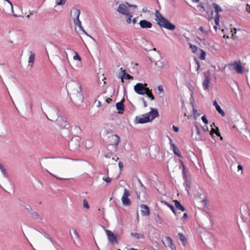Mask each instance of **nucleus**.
I'll return each instance as SVG.
<instances>
[{
    "label": "nucleus",
    "instance_id": "42",
    "mask_svg": "<svg viewBox=\"0 0 250 250\" xmlns=\"http://www.w3.org/2000/svg\"><path fill=\"white\" fill-rule=\"evenodd\" d=\"M103 179L107 183H109L111 182V179L109 177H103Z\"/></svg>",
    "mask_w": 250,
    "mask_h": 250
},
{
    "label": "nucleus",
    "instance_id": "60",
    "mask_svg": "<svg viewBox=\"0 0 250 250\" xmlns=\"http://www.w3.org/2000/svg\"><path fill=\"white\" fill-rule=\"evenodd\" d=\"M119 159V158L117 156H115L112 157V160H114L115 161H117Z\"/></svg>",
    "mask_w": 250,
    "mask_h": 250
},
{
    "label": "nucleus",
    "instance_id": "19",
    "mask_svg": "<svg viewBox=\"0 0 250 250\" xmlns=\"http://www.w3.org/2000/svg\"><path fill=\"white\" fill-rule=\"evenodd\" d=\"M78 88L77 90V92L74 93L73 95H76V97H79L80 99V100H81L83 99V94L82 93V87L79 84H78Z\"/></svg>",
    "mask_w": 250,
    "mask_h": 250
},
{
    "label": "nucleus",
    "instance_id": "22",
    "mask_svg": "<svg viewBox=\"0 0 250 250\" xmlns=\"http://www.w3.org/2000/svg\"><path fill=\"white\" fill-rule=\"evenodd\" d=\"M131 236L133 237H135L136 239H144L145 238L144 235L141 233H138L136 232H131L130 234Z\"/></svg>",
    "mask_w": 250,
    "mask_h": 250
},
{
    "label": "nucleus",
    "instance_id": "9",
    "mask_svg": "<svg viewBox=\"0 0 250 250\" xmlns=\"http://www.w3.org/2000/svg\"><path fill=\"white\" fill-rule=\"evenodd\" d=\"M117 11L123 15H128L130 13L129 8L125 4H120L118 7Z\"/></svg>",
    "mask_w": 250,
    "mask_h": 250
},
{
    "label": "nucleus",
    "instance_id": "11",
    "mask_svg": "<svg viewBox=\"0 0 250 250\" xmlns=\"http://www.w3.org/2000/svg\"><path fill=\"white\" fill-rule=\"evenodd\" d=\"M136 120L140 124L146 123L151 121L150 115L147 114L143 115L142 117H136Z\"/></svg>",
    "mask_w": 250,
    "mask_h": 250
},
{
    "label": "nucleus",
    "instance_id": "1",
    "mask_svg": "<svg viewBox=\"0 0 250 250\" xmlns=\"http://www.w3.org/2000/svg\"><path fill=\"white\" fill-rule=\"evenodd\" d=\"M155 15L157 23L161 27H163L169 30H174L175 29V25L164 18L159 11H156Z\"/></svg>",
    "mask_w": 250,
    "mask_h": 250
},
{
    "label": "nucleus",
    "instance_id": "34",
    "mask_svg": "<svg viewBox=\"0 0 250 250\" xmlns=\"http://www.w3.org/2000/svg\"><path fill=\"white\" fill-rule=\"evenodd\" d=\"M83 207L86 208V209H89L90 208L88 203L86 199H84L83 200Z\"/></svg>",
    "mask_w": 250,
    "mask_h": 250
},
{
    "label": "nucleus",
    "instance_id": "40",
    "mask_svg": "<svg viewBox=\"0 0 250 250\" xmlns=\"http://www.w3.org/2000/svg\"><path fill=\"white\" fill-rule=\"evenodd\" d=\"M72 231L74 233V234L76 236V237L78 238V239H80V236H79V234L78 232V231L74 229H72Z\"/></svg>",
    "mask_w": 250,
    "mask_h": 250
},
{
    "label": "nucleus",
    "instance_id": "14",
    "mask_svg": "<svg viewBox=\"0 0 250 250\" xmlns=\"http://www.w3.org/2000/svg\"><path fill=\"white\" fill-rule=\"evenodd\" d=\"M141 208L142 215L148 216L150 214L149 208L147 206L144 204L141 205Z\"/></svg>",
    "mask_w": 250,
    "mask_h": 250
},
{
    "label": "nucleus",
    "instance_id": "58",
    "mask_svg": "<svg viewBox=\"0 0 250 250\" xmlns=\"http://www.w3.org/2000/svg\"><path fill=\"white\" fill-rule=\"evenodd\" d=\"M196 63L197 64V69L198 70L200 68V65L199 62L196 60Z\"/></svg>",
    "mask_w": 250,
    "mask_h": 250
},
{
    "label": "nucleus",
    "instance_id": "21",
    "mask_svg": "<svg viewBox=\"0 0 250 250\" xmlns=\"http://www.w3.org/2000/svg\"><path fill=\"white\" fill-rule=\"evenodd\" d=\"M212 6L214 9L215 12L216 13V15H217V14H219V13L220 12L222 11V8L217 3H213Z\"/></svg>",
    "mask_w": 250,
    "mask_h": 250
},
{
    "label": "nucleus",
    "instance_id": "23",
    "mask_svg": "<svg viewBox=\"0 0 250 250\" xmlns=\"http://www.w3.org/2000/svg\"><path fill=\"white\" fill-rule=\"evenodd\" d=\"M116 106L118 110L124 111L125 110V106L123 101L117 103L116 104Z\"/></svg>",
    "mask_w": 250,
    "mask_h": 250
},
{
    "label": "nucleus",
    "instance_id": "64",
    "mask_svg": "<svg viewBox=\"0 0 250 250\" xmlns=\"http://www.w3.org/2000/svg\"><path fill=\"white\" fill-rule=\"evenodd\" d=\"M128 250H138L137 249L131 248L129 249Z\"/></svg>",
    "mask_w": 250,
    "mask_h": 250
},
{
    "label": "nucleus",
    "instance_id": "4",
    "mask_svg": "<svg viewBox=\"0 0 250 250\" xmlns=\"http://www.w3.org/2000/svg\"><path fill=\"white\" fill-rule=\"evenodd\" d=\"M229 68H232L238 74H241L243 72V68L240 60L230 63L229 65Z\"/></svg>",
    "mask_w": 250,
    "mask_h": 250
},
{
    "label": "nucleus",
    "instance_id": "25",
    "mask_svg": "<svg viewBox=\"0 0 250 250\" xmlns=\"http://www.w3.org/2000/svg\"><path fill=\"white\" fill-rule=\"evenodd\" d=\"M178 237L179 239L184 244H185L187 242V239L185 235L182 233H179L178 234Z\"/></svg>",
    "mask_w": 250,
    "mask_h": 250
},
{
    "label": "nucleus",
    "instance_id": "63",
    "mask_svg": "<svg viewBox=\"0 0 250 250\" xmlns=\"http://www.w3.org/2000/svg\"><path fill=\"white\" fill-rule=\"evenodd\" d=\"M132 22L133 23V24H135L136 22V19L135 18H134L132 20Z\"/></svg>",
    "mask_w": 250,
    "mask_h": 250
},
{
    "label": "nucleus",
    "instance_id": "47",
    "mask_svg": "<svg viewBox=\"0 0 250 250\" xmlns=\"http://www.w3.org/2000/svg\"><path fill=\"white\" fill-rule=\"evenodd\" d=\"M246 11L250 14V4H247L246 8Z\"/></svg>",
    "mask_w": 250,
    "mask_h": 250
},
{
    "label": "nucleus",
    "instance_id": "8",
    "mask_svg": "<svg viewBox=\"0 0 250 250\" xmlns=\"http://www.w3.org/2000/svg\"><path fill=\"white\" fill-rule=\"evenodd\" d=\"M147 86L146 83L143 84L141 83H137L134 87V91L138 94L144 95L145 94V90L146 88V86Z\"/></svg>",
    "mask_w": 250,
    "mask_h": 250
},
{
    "label": "nucleus",
    "instance_id": "16",
    "mask_svg": "<svg viewBox=\"0 0 250 250\" xmlns=\"http://www.w3.org/2000/svg\"><path fill=\"white\" fill-rule=\"evenodd\" d=\"M169 140H170V146H171V148L172 149V150H173V152L174 153V154L176 155H177L179 157H181V155L180 153V152H179V150L178 149V148L177 147V146L174 144L172 140L171 139H169Z\"/></svg>",
    "mask_w": 250,
    "mask_h": 250
},
{
    "label": "nucleus",
    "instance_id": "46",
    "mask_svg": "<svg viewBox=\"0 0 250 250\" xmlns=\"http://www.w3.org/2000/svg\"><path fill=\"white\" fill-rule=\"evenodd\" d=\"M202 202L203 203V204H204V207L206 208L207 207V205H208V200L206 199H204V200H203L202 201Z\"/></svg>",
    "mask_w": 250,
    "mask_h": 250
},
{
    "label": "nucleus",
    "instance_id": "32",
    "mask_svg": "<svg viewBox=\"0 0 250 250\" xmlns=\"http://www.w3.org/2000/svg\"><path fill=\"white\" fill-rule=\"evenodd\" d=\"M65 2L66 0H56V4L57 5H64Z\"/></svg>",
    "mask_w": 250,
    "mask_h": 250
},
{
    "label": "nucleus",
    "instance_id": "35",
    "mask_svg": "<svg viewBox=\"0 0 250 250\" xmlns=\"http://www.w3.org/2000/svg\"><path fill=\"white\" fill-rule=\"evenodd\" d=\"M127 17V18L126 20V22L127 23H130L131 22V19L132 18V17H133V15L131 13H129L128 15H126Z\"/></svg>",
    "mask_w": 250,
    "mask_h": 250
},
{
    "label": "nucleus",
    "instance_id": "38",
    "mask_svg": "<svg viewBox=\"0 0 250 250\" xmlns=\"http://www.w3.org/2000/svg\"><path fill=\"white\" fill-rule=\"evenodd\" d=\"M219 18L220 17H219V14H217V15H215V16L214 21H215V22L216 24H217V25L219 24Z\"/></svg>",
    "mask_w": 250,
    "mask_h": 250
},
{
    "label": "nucleus",
    "instance_id": "17",
    "mask_svg": "<svg viewBox=\"0 0 250 250\" xmlns=\"http://www.w3.org/2000/svg\"><path fill=\"white\" fill-rule=\"evenodd\" d=\"M210 79L208 76H206L203 83V86L205 90H208Z\"/></svg>",
    "mask_w": 250,
    "mask_h": 250
},
{
    "label": "nucleus",
    "instance_id": "5",
    "mask_svg": "<svg viewBox=\"0 0 250 250\" xmlns=\"http://www.w3.org/2000/svg\"><path fill=\"white\" fill-rule=\"evenodd\" d=\"M105 231L108 241L112 244L114 245L119 244V240L117 234L113 233L112 231L108 229H105Z\"/></svg>",
    "mask_w": 250,
    "mask_h": 250
},
{
    "label": "nucleus",
    "instance_id": "59",
    "mask_svg": "<svg viewBox=\"0 0 250 250\" xmlns=\"http://www.w3.org/2000/svg\"><path fill=\"white\" fill-rule=\"evenodd\" d=\"M112 101L111 99H110V98H107L106 99V102L107 103H109L111 101Z\"/></svg>",
    "mask_w": 250,
    "mask_h": 250
},
{
    "label": "nucleus",
    "instance_id": "41",
    "mask_svg": "<svg viewBox=\"0 0 250 250\" xmlns=\"http://www.w3.org/2000/svg\"><path fill=\"white\" fill-rule=\"evenodd\" d=\"M0 169L2 172V173L4 175L6 176V170L5 169H4L2 166L0 164Z\"/></svg>",
    "mask_w": 250,
    "mask_h": 250
},
{
    "label": "nucleus",
    "instance_id": "20",
    "mask_svg": "<svg viewBox=\"0 0 250 250\" xmlns=\"http://www.w3.org/2000/svg\"><path fill=\"white\" fill-rule=\"evenodd\" d=\"M174 202L175 203V206L178 209L182 211H184L185 210V207L182 205L180 202L177 200H174Z\"/></svg>",
    "mask_w": 250,
    "mask_h": 250
},
{
    "label": "nucleus",
    "instance_id": "6",
    "mask_svg": "<svg viewBox=\"0 0 250 250\" xmlns=\"http://www.w3.org/2000/svg\"><path fill=\"white\" fill-rule=\"evenodd\" d=\"M130 195L129 191L125 188L124 191L123 195L121 198L122 203L125 206H129L131 205V201L129 199L128 197Z\"/></svg>",
    "mask_w": 250,
    "mask_h": 250
},
{
    "label": "nucleus",
    "instance_id": "13",
    "mask_svg": "<svg viewBox=\"0 0 250 250\" xmlns=\"http://www.w3.org/2000/svg\"><path fill=\"white\" fill-rule=\"evenodd\" d=\"M139 24L142 28H150L152 27V23L145 20L140 21Z\"/></svg>",
    "mask_w": 250,
    "mask_h": 250
},
{
    "label": "nucleus",
    "instance_id": "52",
    "mask_svg": "<svg viewBox=\"0 0 250 250\" xmlns=\"http://www.w3.org/2000/svg\"><path fill=\"white\" fill-rule=\"evenodd\" d=\"M157 89H158V90L160 92H162L163 91V86L162 85H159L157 87Z\"/></svg>",
    "mask_w": 250,
    "mask_h": 250
},
{
    "label": "nucleus",
    "instance_id": "3",
    "mask_svg": "<svg viewBox=\"0 0 250 250\" xmlns=\"http://www.w3.org/2000/svg\"><path fill=\"white\" fill-rule=\"evenodd\" d=\"M80 15V10L75 8H72L71 9L70 11V17L72 18L74 24L78 26L80 29L83 31V33L86 34V32L82 26L81 22L79 20Z\"/></svg>",
    "mask_w": 250,
    "mask_h": 250
},
{
    "label": "nucleus",
    "instance_id": "51",
    "mask_svg": "<svg viewBox=\"0 0 250 250\" xmlns=\"http://www.w3.org/2000/svg\"><path fill=\"white\" fill-rule=\"evenodd\" d=\"M119 167L120 171H122V170L123 169V164L122 162H120L119 163Z\"/></svg>",
    "mask_w": 250,
    "mask_h": 250
},
{
    "label": "nucleus",
    "instance_id": "33",
    "mask_svg": "<svg viewBox=\"0 0 250 250\" xmlns=\"http://www.w3.org/2000/svg\"><path fill=\"white\" fill-rule=\"evenodd\" d=\"M155 64L159 68H163L165 65V63L164 62H158L155 63Z\"/></svg>",
    "mask_w": 250,
    "mask_h": 250
},
{
    "label": "nucleus",
    "instance_id": "36",
    "mask_svg": "<svg viewBox=\"0 0 250 250\" xmlns=\"http://www.w3.org/2000/svg\"><path fill=\"white\" fill-rule=\"evenodd\" d=\"M73 59L75 60L81 61V58L77 52H75V55L73 56Z\"/></svg>",
    "mask_w": 250,
    "mask_h": 250
},
{
    "label": "nucleus",
    "instance_id": "26",
    "mask_svg": "<svg viewBox=\"0 0 250 250\" xmlns=\"http://www.w3.org/2000/svg\"><path fill=\"white\" fill-rule=\"evenodd\" d=\"M35 55L33 53H31L29 58V63H31V66H32L35 62Z\"/></svg>",
    "mask_w": 250,
    "mask_h": 250
},
{
    "label": "nucleus",
    "instance_id": "15",
    "mask_svg": "<svg viewBox=\"0 0 250 250\" xmlns=\"http://www.w3.org/2000/svg\"><path fill=\"white\" fill-rule=\"evenodd\" d=\"M120 70L123 73V75H122V77H121L122 82H124V81H123L124 79H126V80H133V76H132L129 75L128 74H127V73H126L125 70L123 69V68H121L120 69Z\"/></svg>",
    "mask_w": 250,
    "mask_h": 250
},
{
    "label": "nucleus",
    "instance_id": "54",
    "mask_svg": "<svg viewBox=\"0 0 250 250\" xmlns=\"http://www.w3.org/2000/svg\"><path fill=\"white\" fill-rule=\"evenodd\" d=\"M188 214L187 213H184V214H183V218H184L185 220H187V219L188 218Z\"/></svg>",
    "mask_w": 250,
    "mask_h": 250
},
{
    "label": "nucleus",
    "instance_id": "55",
    "mask_svg": "<svg viewBox=\"0 0 250 250\" xmlns=\"http://www.w3.org/2000/svg\"><path fill=\"white\" fill-rule=\"evenodd\" d=\"M237 168H238V170H242V169H243V167L241 165H239L238 166Z\"/></svg>",
    "mask_w": 250,
    "mask_h": 250
},
{
    "label": "nucleus",
    "instance_id": "10",
    "mask_svg": "<svg viewBox=\"0 0 250 250\" xmlns=\"http://www.w3.org/2000/svg\"><path fill=\"white\" fill-rule=\"evenodd\" d=\"M199 29L201 34H199V36L197 37L198 39L200 41H205L208 35V32L202 26L200 27Z\"/></svg>",
    "mask_w": 250,
    "mask_h": 250
},
{
    "label": "nucleus",
    "instance_id": "24",
    "mask_svg": "<svg viewBox=\"0 0 250 250\" xmlns=\"http://www.w3.org/2000/svg\"><path fill=\"white\" fill-rule=\"evenodd\" d=\"M145 94H146L148 97L151 99V100H153L154 99V97L152 94L151 91L149 89V88L146 87L145 91Z\"/></svg>",
    "mask_w": 250,
    "mask_h": 250
},
{
    "label": "nucleus",
    "instance_id": "12",
    "mask_svg": "<svg viewBox=\"0 0 250 250\" xmlns=\"http://www.w3.org/2000/svg\"><path fill=\"white\" fill-rule=\"evenodd\" d=\"M162 242L166 247L172 248L173 246L172 240L169 237H165L163 238Z\"/></svg>",
    "mask_w": 250,
    "mask_h": 250
},
{
    "label": "nucleus",
    "instance_id": "56",
    "mask_svg": "<svg viewBox=\"0 0 250 250\" xmlns=\"http://www.w3.org/2000/svg\"><path fill=\"white\" fill-rule=\"evenodd\" d=\"M142 100L143 101L144 107H146L147 106V104H146V101L145 100V99L144 98H142Z\"/></svg>",
    "mask_w": 250,
    "mask_h": 250
},
{
    "label": "nucleus",
    "instance_id": "49",
    "mask_svg": "<svg viewBox=\"0 0 250 250\" xmlns=\"http://www.w3.org/2000/svg\"><path fill=\"white\" fill-rule=\"evenodd\" d=\"M87 144L88 147L89 148H90L91 146V142L90 141H86L85 142V145H87ZM86 146L87 147V146Z\"/></svg>",
    "mask_w": 250,
    "mask_h": 250
},
{
    "label": "nucleus",
    "instance_id": "44",
    "mask_svg": "<svg viewBox=\"0 0 250 250\" xmlns=\"http://www.w3.org/2000/svg\"><path fill=\"white\" fill-rule=\"evenodd\" d=\"M193 115L194 116L198 117L200 115V113L198 112L197 110L194 108L193 109Z\"/></svg>",
    "mask_w": 250,
    "mask_h": 250
},
{
    "label": "nucleus",
    "instance_id": "27",
    "mask_svg": "<svg viewBox=\"0 0 250 250\" xmlns=\"http://www.w3.org/2000/svg\"><path fill=\"white\" fill-rule=\"evenodd\" d=\"M200 51H201V54L199 56V58L201 60H206V52L202 49H200Z\"/></svg>",
    "mask_w": 250,
    "mask_h": 250
},
{
    "label": "nucleus",
    "instance_id": "30",
    "mask_svg": "<svg viewBox=\"0 0 250 250\" xmlns=\"http://www.w3.org/2000/svg\"><path fill=\"white\" fill-rule=\"evenodd\" d=\"M189 45L190 48L192 50V52L193 53H195L197 52V51L198 50V48L196 45H193L191 43H189Z\"/></svg>",
    "mask_w": 250,
    "mask_h": 250
},
{
    "label": "nucleus",
    "instance_id": "37",
    "mask_svg": "<svg viewBox=\"0 0 250 250\" xmlns=\"http://www.w3.org/2000/svg\"><path fill=\"white\" fill-rule=\"evenodd\" d=\"M114 136L116 138L115 142V144L116 145H118L120 142V138L117 135H115Z\"/></svg>",
    "mask_w": 250,
    "mask_h": 250
},
{
    "label": "nucleus",
    "instance_id": "18",
    "mask_svg": "<svg viewBox=\"0 0 250 250\" xmlns=\"http://www.w3.org/2000/svg\"><path fill=\"white\" fill-rule=\"evenodd\" d=\"M148 115H150L151 121H152L158 116L159 113L156 109L152 108L151 111L149 112Z\"/></svg>",
    "mask_w": 250,
    "mask_h": 250
},
{
    "label": "nucleus",
    "instance_id": "50",
    "mask_svg": "<svg viewBox=\"0 0 250 250\" xmlns=\"http://www.w3.org/2000/svg\"><path fill=\"white\" fill-rule=\"evenodd\" d=\"M112 156H113V154L112 153H109L108 154L104 155V157L106 158H111V157H112Z\"/></svg>",
    "mask_w": 250,
    "mask_h": 250
},
{
    "label": "nucleus",
    "instance_id": "31",
    "mask_svg": "<svg viewBox=\"0 0 250 250\" xmlns=\"http://www.w3.org/2000/svg\"><path fill=\"white\" fill-rule=\"evenodd\" d=\"M181 163L182 166V170H183V173L184 174V177H187V173L188 172V170L187 169V168H186L185 166L184 165V164H183V162L181 161Z\"/></svg>",
    "mask_w": 250,
    "mask_h": 250
},
{
    "label": "nucleus",
    "instance_id": "28",
    "mask_svg": "<svg viewBox=\"0 0 250 250\" xmlns=\"http://www.w3.org/2000/svg\"><path fill=\"white\" fill-rule=\"evenodd\" d=\"M216 109L222 117H224L225 116V112L222 109L220 105L216 106Z\"/></svg>",
    "mask_w": 250,
    "mask_h": 250
},
{
    "label": "nucleus",
    "instance_id": "57",
    "mask_svg": "<svg viewBox=\"0 0 250 250\" xmlns=\"http://www.w3.org/2000/svg\"><path fill=\"white\" fill-rule=\"evenodd\" d=\"M50 175H52L53 177H55L56 178L58 179H60V180H63L64 179L63 178H60V177H58L55 175H54L53 174H52V173H49Z\"/></svg>",
    "mask_w": 250,
    "mask_h": 250
},
{
    "label": "nucleus",
    "instance_id": "48",
    "mask_svg": "<svg viewBox=\"0 0 250 250\" xmlns=\"http://www.w3.org/2000/svg\"><path fill=\"white\" fill-rule=\"evenodd\" d=\"M126 5L128 7H134V8H136L137 6L136 5H131L128 3V2H126Z\"/></svg>",
    "mask_w": 250,
    "mask_h": 250
},
{
    "label": "nucleus",
    "instance_id": "61",
    "mask_svg": "<svg viewBox=\"0 0 250 250\" xmlns=\"http://www.w3.org/2000/svg\"><path fill=\"white\" fill-rule=\"evenodd\" d=\"M213 105L215 106V108H216V106L219 105L217 104V102L216 101H214L213 102Z\"/></svg>",
    "mask_w": 250,
    "mask_h": 250
},
{
    "label": "nucleus",
    "instance_id": "45",
    "mask_svg": "<svg viewBox=\"0 0 250 250\" xmlns=\"http://www.w3.org/2000/svg\"><path fill=\"white\" fill-rule=\"evenodd\" d=\"M168 207L170 208V209L172 211V212L176 214V211L174 208V207L172 205H168Z\"/></svg>",
    "mask_w": 250,
    "mask_h": 250
},
{
    "label": "nucleus",
    "instance_id": "39",
    "mask_svg": "<svg viewBox=\"0 0 250 250\" xmlns=\"http://www.w3.org/2000/svg\"><path fill=\"white\" fill-rule=\"evenodd\" d=\"M236 31H237V30L236 28H233V30H231V32H232V36L233 39H235L237 38V37L236 36Z\"/></svg>",
    "mask_w": 250,
    "mask_h": 250
},
{
    "label": "nucleus",
    "instance_id": "43",
    "mask_svg": "<svg viewBox=\"0 0 250 250\" xmlns=\"http://www.w3.org/2000/svg\"><path fill=\"white\" fill-rule=\"evenodd\" d=\"M202 120L205 124H208V120H207V117L205 115H204L202 117Z\"/></svg>",
    "mask_w": 250,
    "mask_h": 250
},
{
    "label": "nucleus",
    "instance_id": "53",
    "mask_svg": "<svg viewBox=\"0 0 250 250\" xmlns=\"http://www.w3.org/2000/svg\"><path fill=\"white\" fill-rule=\"evenodd\" d=\"M174 131L176 132H178L179 131V128L175 125H173V127H172Z\"/></svg>",
    "mask_w": 250,
    "mask_h": 250
},
{
    "label": "nucleus",
    "instance_id": "2",
    "mask_svg": "<svg viewBox=\"0 0 250 250\" xmlns=\"http://www.w3.org/2000/svg\"><path fill=\"white\" fill-rule=\"evenodd\" d=\"M197 7L200 12L204 13L203 15L204 17L210 20L212 19L213 12L211 6L208 3L204 4L202 2H200L197 5Z\"/></svg>",
    "mask_w": 250,
    "mask_h": 250
},
{
    "label": "nucleus",
    "instance_id": "62",
    "mask_svg": "<svg viewBox=\"0 0 250 250\" xmlns=\"http://www.w3.org/2000/svg\"><path fill=\"white\" fill-rule=\"evenodd\" d=\"M203 129L205 130V131H208V127L207 126H206V127H203Z\"/></svg>",
    "mask_w": 250,
    "mask_h": 250
},
{
    "label": "nucleus",
    "instance_id": "7",
    "mask_svg": "<svg viewBox=\"0 0 250 250\" xmlns=\"http://www.w3.org/2000/svg\"><path fill=\"white\" fill-rule=\"evenodd\" d=\"M196 133L192 134V138L197 141H205L206 138L201 134L198 126L195 125Z\"/></svg>",
    "mask_w": 250,
    "mask_h": 250
},
{
    "label": "nucleus",
    "instance_id": "29",
    "mask_svg": "<svg viewBox=\"0 0 250 250\" xmlns=\"http://www.w3.org/2000/svg\"><path fill=\"white\" fill-rule=\"evenodd\" d=\"M217 130H216L214 128H212L211 131L210 132V134L211 135H212L213 133H215L217 136H221L220 133L219 131L218 128L216 127Z\"/></svg>",
    "mask_w": 250,
    "mask_h": 250
}]
</instances>
